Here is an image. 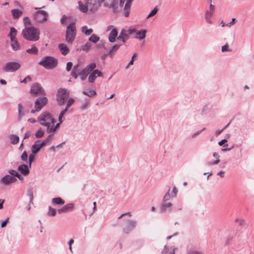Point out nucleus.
Masks as SVG:
<instances>
[{
	"label": "nucleus",
	"mask_w": 254,
	"mask_h": 254,
	"mask_svg": "<svg viewBox=\"0 0 254 254\" xmlns=\"http://www.w3.org/2000/svg\"><path fill=\"white\" fill-rule=\"evenodd\" d=\"M66 16L65 15H64L61 19V22L63 24H65L66 23Z\"/></svg>",
	"instance_id": "obj_64"
},
{
	"label": "nucleus",
	"mask_w": 254,
	"mask_h": 254,
	"mask_svg": "<svg viewBox=\"0 0 254 254\" xmlns=\"http://www.w3.org/2000/svg\"><path fill=\"white\" fill-rule=\"evenodd\" d=\"M11 12L14 19L19 18L23 14V12L18 9H12Z\"/></svg>",
	"instance_id": "obj_23"
},
{
	"label": "nucleus",
	"mask_w": 254,
	"mask_h": 254,
	"mask_svg": "<svg viewBox=\"0 0 254 254\" xmlns=\"http://www.w3.org/2000/svg\"><path fill=\"white\" fill-rule=\"evenodd\" d=\"M158 8L157 6H156L153 10L151 11V12L149 13V14L147 16V18H148L151 16H153L155 15L158 12Z\"/></svg>",
	"instance_id": "obj_42"
},
{
	"label": "nucleus",
	"mask_w": 254,
	"mask_h": 254,
	"mask_svg": "<svg viewBox=\"0 0 254 254\" xmlns=\"http://www.w3.org/2000/svg\"><path fill=\"white\" fill-rule=\"evenodd\" d=\"M213 13L211 11H209L208 10H207L205 12V18L206 19V22L208 23L211 24L212 23L211 20V17Z\"/></svg>",
	"instance_id": "obj_35"
},
{
	"label": "nucleus",
	"mask_w": 254,
	"mask_h": 254,
	"mask_svg": "<svg viewBox=\"0 0 254 254\" xmlns=\"http://www.w3.org/2000/svg\"><path fill=\"white\" fill-rule=\"evenodd\" d=\"M177 193L178 190L175 187H174L172 190V194L171 195V197H175L177 196Z\"/></svg>",
	"instance_id": "obj_58"
},
{
	"label": "nucleus",
	"mask_w": 254,
	"mask_h": 254,
	"mask_svg": "<svg viewBox=\"0 0 254 254\" xmlns=\"http://www.w3.org/2000/svg\"><path fill=\"white\" fill-rule=\"evenodd\" d=\"M17 34L16 29L13 27L10 28V32L8 35V36L10 38L11 41H14L15 39V37Z\"/></svg>",
	"instance_id": "obj_24"
},
{
	"label": "nucleus",
	"mask_w": 254,
	"mask_h": 254,
	"mask_svg": "<svg viewBox=\"0 0 254 254\" xmlns=\"http://www.w3.org/2000/svg\"><path fill=\"white\" fill-rule=\"evenodd\" d=\"M57 210L56 209L52 208L51 206L49 207V211L48 214L49 216H54L56 214Z\"/></svg>",
	"instance_id": "obj_43"
},
{
	"label": "nucleus",
	"mask_w": 254,
	"mask_h": 254,
	"mask_svg": "<svg viewBox=\"0 0 254 254\" xmlns=\"http://www.w3.org/2000/svg\"><path fill=\"white\" fill-rule=\"evenodd\" d=\"M94 73L97 74L98 77H102L103 76V73L101 71H99L98 69H95L94 70Z\"/></svg>",
	"instance_id": "obj_63"
},
{
	"label": "nucleus",
	"mask_w": 254,
	"mask_h": 254,
	"mask_svg": "<svg viewBox=\"0 0 254 254\" xmlns=\"http://www.w3.org/2000/svg\"><path fill=\"white\" fill-rule=\"evenodd\" d=\"M89 41L96 43L100 40V37L95 34H92L88 39Z\"/></svg>",
	"instance_id": "obj_36"
},
{
	"label": "nucleus",
	"mask_w": 254,
	"mask_h": 254,
	"mask_svg": "<svg viewBox=\"0 0 254 254\" xmlns=\"http://www.w3.org/2000/svg\"><path fill=\"white\" fill-rule=\"evenodd\" d=\"M125 225L123 226L124 232L126 234H128L135 227V223H125Z\"/></svg>",
	"instance_id": "obj_22"
},
{
	"label": "nucleus",
	"mask_w": 254,
	"mask_h": 254,
	"mask_svg": "<svg viewBox=\"0 0 254 254\" xmlns=\"http://www.w3.org/2000/svg\"><path fill=\"white\" fill-rule=\"evenodd\" d=\"M133 0H127L124 8V13L125 17H127L129 16L130 8V6Z\"/></svg>",
	"instance_id": "obj_18"
},
{
	"label": "nucleus",
	"mask_w": 254,
	"mask_h": 254,
	"mask_svg": "<svg viewBox=\"0 0 254 254\" xmlns=\"http://www.w3.org/2000/svg\"><path fill=\"white\" fill-rule=\"evenodd\" d=\"M9 138L11 140V143L13 144L18 143L19 141V137L17 135L11 134L10 135Z\"/></svg>",
	"instance_id": "obj_31"
},
{
	"label": "nucleus",
	"mask_w": 254,
	"mask_h": 254,
	"mask_svg": "<svg viewBox=\"0 0 254 254\" xmlns=\"http://www.w3.org/2000/svg\"><path fill=\"white\" fill-rule=\"evenodd\" d=\"M48 13L45 10H39L34 14V19L37 21L42 23L47 20Z\"/></svg>",
	"instance_id": "obj_11"
},
{
	"label": "nucleus",
	"mask_w": 254,
	"mask_h": 254,
	"mask_svg": "<svg viewBox=\"0 0 254 254\" xmlns=\"http://www.w3.org/2000/svg\"><path fill=\"white\" fill-rule=\"evenodd\" d=\"M29 93L32 97L45 96L46 95L44 89L38 82H35L32 84Z\"/></svg>",
	"instance_id": "obj_5"
},
{
	"label": "nucleus",
	"mask_w": 254,
	"mask_h": 254,
	"mask_svg": "<svg viewBox=\"0 0 254 254\" xmlns=\"http://www.w3.org/2000/svg\"><path fill=\"white\" fill-rule=\"evenodd\" d=\"M39 64L47 69L55 68L58 64V60L52 56H46L42 58Z\"/></svg>",
	"instance_id": "obj_2"
},
{
	"label": "nucleus",
	"mask_w": 254,
	"mask_h": 254,
	"mask_svg": "<svg viewBox=\"0 0 254 254\" xmlns=\"http://www.w3.org/2000/svg\"><path fill=\"white\" fill-rule=\"evenodd\" d=\"M79 64H77L76 65L73 66V68H72V71H75V72H77V73H78L79 72H80V71L81 70L79 68Z\"/></svg>",
	"instance_id": "obj_60"
},
{
	"label": "nucleus",
	"mask_w": 254,
	"mask_h": 254,
	"mask_svg": "<svg viewBox=\"0 0 254 254\" xmlns=\"http://www.w3.org/2000/svg\"><path fill=\"white\" fill-rule=\"evenodd\" d=\"M40 30L34 27H25L22 30L24 39L32 42L38 41L40 38Z\"/></svg>",
	"instance_id": "obj_1"
},
{
	"label": "nucleus",
	"mask_w": 254,
	"mask_h": 254,
	"mask_svg": "<svg viewBox=\"0 0 254 254\" xmlns=\"http://www.w3.org/2000/svg\"><path fill=\"white\" fill-rule=\"evenodd\" d=\"M17 179L9 175H6L3 177L0 180V183L4 185H8L10 184L15 182Z\"/></svg>",
	"instance_id": "obj_12"
},
{
	"label": "nucleus",
	"mask_w": 254,
	"mask_h": 254,
	"mask_svg": "<svg viewBox=\"0 0 254 254\" xmlns=\"http://www.w3.org/2000/svg\"><path fill=\"white\" fill-rule=\"evenodd\" d=\"M81 31L86 35H90L93 32V29H88L87 26H83L82 27Z\"/></svg>",
	"instance_id": "obj_32"
},
{
	"label": "nucleus",
	"mask_w": 254,
	"mask_h": 254,
	"mask_svg": "<svg viewBox=\"0 0 254 254\" xmlns=\"http://www.w3.org/2000/svg\"><path fill=\"white\" fill-rule=\"evenodd\" d=\"M28 158V155L27 154V152L26 151H24V152L22 153V155H21V159L22 161H26L27 160Z\"/></svg>",
	"instance_id": "obj_52"
},
{
	"label": "nucleus",
	"mask_w": 254,
	"mask_h": 254,
	"mask_svg": "<svg viewBox=\"0 0 254 254\" xmlns=\"http://www.w3.org/2000/svg\"><path fill=\"white\" fill-rule=\"evenodd\" d=\"M146 33L147 30L146 29H142L139 31L136 30V32H135L136 35L134 38L139 40H143L145 38Z\"/></svg>",
	"instance_id": "obj_20"
},
{
	"label": "nucleus",
	"mask_w": 254,
	"mask_h": 254,
	"mask_svg": "<svg viewBox=\"0 0 254 254\" xmlns=\"http://www.w3.org/2000/svg\"><path fill=\"white\" fill-rule=\"evenodd\" d=\"M70 75L74 78V79H76L78 77V75H79V74H78V73L77 72H75V71H71V73H70Z\"/></svg>",
	"instance_id": "obj_62"
},
{
	"label": "nucleus",
	"mask_w": 254,
	"mask_h": 254,
	"mask_svg": "<svg viewBox=\"0 0 254 254\" xmlns=\"http://www.w3.org/2000/svg\"><path fill=\"white\" fill-rule=\"evenodd\" d=\"M52 202L55 204L63 205L64 203V200L61 197H55L52 199Z\"/></svg>",
	"instance_id": "obj_28"
},
{
	"label": "nucleus",
	"mask_w": 254,
	"mask_h": 254,
	"mask_svg": "<svg viewBox=\"0 0 254 254\" xmlns=\"http://www.w3.org/2000/svg\"><path fill=\"white\" fill-rule=\"evenodd\" d=\"M67 92V90L65 88L59 89L56 95V99L59 105L61 106L64 104L69 96V94Z\"/></svg>",
	"instance_id": "obj_6"
},
{
	"label": "nucleus",
	"mask_w": 254,
	"mask_h": 254,
	"mask_svg": "<svg viewBox=\"0 0 254 254\" xmlns=\"http://www.w3.org/2000/svg\"><path fill=\"white\" fill-rule=\"evenodd\" d=\"M21 64L17 62H9L3 66L2 70L5 72H14L20 68Z\"/></svg>",
	"instance_id": "obj_7"
},
{
	"label": "nucleus",
	"mask_w": 254,
	"mask_h": 254,
	"mask_svg": "<svg viewBox=\"0 0 254 254\" xmlns=\"http://www.w3.org/2000/svg\"><path fill=\"white\" fill-rule=\"evenodd\" d=\"M120 45H114L107 53V55H109V56H110L111 57H112L114 55V53L118 50V49L120 48Z\"/></svg>",
	"instance_id": "obj_27"
},
{
	"label": "nucleus",
	"mask_w": 254,
	"mask_h": 254,
	"mask_svg": "<svg viewBox=\"0 0 254 254\" xmlns=\"http://www.w3.org/2000/svg\"><path fill=\"white\" fill-rule=\"evenodd\" d=\"M76 36V27L74 22H71L66 27L65 40L69 44H72Z\"/></svg>",
	"instance_id": "obj_4"
},
{
	"label": "nucleus",
	"mask_w": 254,
	"mask_h": 254,
	"mask_svg": "<svg viewBox=\"0 0 254 254\" xmlns=\"http://www.w3.org/2000/svg\"><path fill=\"white\" fill-rule=\"evenodd\" d=\"M41 142V140H37L35 141L31 147V152L32 153L36 154L44 146Z\"/></svg>",
	"instance_id": "obj_13"
},
{
	"label": "nucleus",
	"mask_w": 254,
	"mask_h": 254,
	"mask_svg": "<svg viewBox=\"0 0 254 254\" xmlns=\"http://www.w3.org/2000/svg\"><path fill=\"white\" fill-rule=\"evenodd\" d=\"M73 64L71 62H67L66 64V69L67 71H69L72 68Z\"/></svg>",
	"instance_id": "obj_56"
},
{
	"label": "nucleus",
	"mask_w": 254,
	"mask_h": 254,
	"mask_svg": "<svg viewBox=\"0 0 254 254\" xmlns=\"http://www.w3.org/2000/svg\"><path fill=\"white\" fill-rule=\"evenodd\" d=\"M31 80H32L31 77L29 75H28L25 78H24L21 81V83H24L25 84V83H26L27 82V81H31Z\"/></svg>",
	"instance_id": "obj_57"
},
{
	"label": "nucleus",
	"mask_w": 254,
	"mask_h": 254,
	"mask_svg": "<svg viewBox=\"0 0 254 254\" xmlns=\"http://www.w3.org/2000/svg\"><path fill=\"white\" fill-rule=\"evenodd\" d=\"M91 45L89 43L87 42L82 46V49L83 51H88L91 48Z\"/></svg>",
	"instance_id": "obj_47"
},
{
	"label": "nucleus",
	"mask_w": 254,
	"mask_h": 254,
	"mask_svg": "<svg viewBox=\"0 0 254 254\" xmlns=\"http://www.w3.org/2000/svg\"><path fill=\"white\" fill-rule=\"evenodd\" d=\"M129 38V36L126 31V29H122L119 36L117 37V39L123 42H125Z\"/></svg>",
	"instance_id": "obj_14"
},
{
	"label": "nucleus",
	"mask_w": 254,
	"mask_h": 254,
	"mask_svg": "<svg viewBox=\"0 0 254 254\" xmlns=\"http://www.w3.org/2000/svg\"><path fill=\"white\" fill-rule=\"evenodd\" d=\"M118 32L116 28H114L110 32L109 37L108 40L111 43H114L115 42L116 38L118 37Z\"/></svg>",
	"instance_id": "obj_15"
},
{
	"label": "nucleus",
	"mask_w": 254,
	"mask_h": 254,
	"mask_svg": "<svg viewBox=\"0 0 254 254\" xmlns=\"http://www.w3.org/2000/svg\"><path fill=\"white\" fill-rule=\"evenodd\" d=\"M48 102V99L46 97H39L35 101L34 108L37 112H39Z\"/></svg>",
	"instance_id": "obj_9"
},
{
	"label": "nucleus",
	"mask_w": 254,
	"mask_h": 254,
	"mask_svg": "<svg viewBox=\"0 0 254 254\" xmlns=\"http://www.w3.org/2000/svg\"><path fill=\"white\" fill-rule=\"evenodd\" d=\"M45 127H47V131L49 133H51L56 131V129L54 128V125L51 126L50 123L48 124L47 126H45Z\"/></svg>",
	"instance_id": "obj_41"
},
{
	"label": "nucleus",
	"mask_w": 254,
	"mask_h": 254,
	"mask_svg": "<svg viewBox=\"0 0 254 254\" xmlns=\"http://www.w3.org/2000/svg\"><path fill=\"white\" fill-rule=\"evenodd\" d=\"M97 78V75L94 73V70L89 74L88 77V81L90 83L93 82L96 78Z\"/></svg>",
	"instance_id": "obj_39"
},
{
	"label": "nucleus",
	"mask_w": 254,
	"mask_h": 254,
	"mask_svg": "<svg viewBox=\"0 0 254 254\" xmlns=\"http://www.w3.org/2000/svg\"><path fill=\"white\" fill-rule=\"evenodd\" d=\"M83 94L88 97H92L96 94V92L93 90H90L89 91H83Z\"/></svg>",
	"instance_id": "obj_38"
},
{
	"label": "nucleus",
	"mask_w": 254,
	"mask_h": 254,
	"mask_svg": "<svg viewBox=\"0 0 254 254\" xmlns=\"http://www.w3.org/2000/svg\"><path fill=\"white\" fill-rule=\"evenodd\" d=\"M136 57H137V54L136 53H134L132 55L131 60L130 61V62H129L128 64L126 66V69H127L129 67V65L133 64L134 61Z\"/></svg>",
	"instance_id": "obj_44"
},
{
	"label": "nucleus",
	"mask_w": 254,
	"mask_h": 254,
	"mask_svg": "<svg viewBox=\"0 0 254 254\" xmlns=\"http://www.w3.org/2000/svg\"><path fill=\"white\" fill-rule=\"evenodd\" d=\"M90 104V99L88 98L85 99L84 102L82 103L80 108L81 110L83 111L86 109Z\"/></svg>",
	"instance_id": "obj_33"
},
{
	"label": "nucleus",
	"mask_w": 254,
	"mask_h": 254,
	"mask_svg": "<svg viewBox=\"0 0 254 254\" xmlns=\"http://www.w3.org/2000/svg\"><path fill=\"white\" fill-rule=\"evenodd\" d=\"M205 129V128L204 127L201 130H198V131H196V132H195L194 133H193L192 134V138H194L195 137H196L197 135L199 134L202 131L204 130Z\"/></svg>",
	"instance_id": "obj_61"
},
{
	"label": "nucleus",
	"mask_w": 254,
	"mask_h": 254,
	"mask_svg": "<svg viewBox=\"0 0 254 254\" xmlns=\"http://www.w3.org/2000/svg\"><path fill=\"white\" fill-rule=\"evenodd\" d=\"M11 42L12 43L11 44V46L12 47V50L14 51H17L19 50L20 48V45L18 41L14 39V41Z\"/></svg>",
	"instance_id": "obj_34"
},
{
	"label": "nucleus",
	"mask_w": 254,
	"mask_h": 254,
	"mask_svg": "<svg viewBox=\"0 0 254 254\" xmlns=\"http://www.w3.org/2000/svg\"><path fill=\"white\" fill-rule=\"evenodd\" d=\"M18 108L19 116L20 117H21L24 115V112L22 111L23 107H22V105L21 103L18 104Z\"/></svg>",
	"instance_id": "obj_49"
},
{
	"label": "nucleus",
	"mask_w": 254,
	"mask_h": 254,
	"mask_svg": "<svg viewBox=\"0 0 254 254\" xmlns=\"http://www.w3.org/2000/svg\"><path fill=\"white\" fill-rule=\"evenodd\" d=\"M73 208V204L69 203L64 206L58 210V212L60 214L65 213L71 211Z\"/></svg>",
	"instance_id": "obj_16"
},
{
	"label": "nucleus",
	"mask_w": 254,
	"mask_h": 254,
	"mask_svg": "<svg viewBox=\"0 0 254 254\" xmlns=\"http://www.w3.org/2000/svg\"><path fill=\"white\" fill-rule=\"evenodd\" d=\"M51 114L48 112H43L38 118L37 120L39 124L43 126H47L50 123Z\"/></svg>",
	"instance_id": "obj_8"
},
{
	"label": "nucleus",
	"mask_w": 254,
	"mask_h": 254,
	"mask_svg": "<svg viewBox=\"0 0 254 254\" xmlns=\"http://www.w3.org/2000/svg\"><path fill=\"white\" fill-rule=\"evenodd\" d=\"M101 4L103 3L104 7L111 9L114 14H117L120 12L118 0H99Z\"/></svg>",
	"instance_id": "obj_3"
},
{
	"label": "nucleus",
	"mask_w": 254,
	"mask_h": 254,
	"mask_svg": "<svg viewBox=\"0 0 254 254\" xmlns=\"http://www.w3.org/2000/svg\"><path fill=\"white\" fill-rule=\"evenodd\" d=\"M27 195L30 197V203H33V199L34 198L33 191L32 189H28L27 191Z\"/></svg>",
	"instance_id": "obj_40"
},
{
	"label": "nucleus",
	"mask_w": 254,
	"mask_h": 254,
	"mask_svg": "<svg viewBox=\"0 0 254 254\" xmlns=\"http://www.w3.org/2000/svg\"><path fill=\"white\" fill-rule=\"evenodd\" d=\"M74 99L72 98H70L67 101L65 109H66V110H67L68 108L74 103Z\"/></svg>",
	"instance_id": "obj_48"
},
{
	"label": "nucleus",
	"mask_w": 254,
	"mask_h": 254,
	"mask_svg": "<svg viewBox=\"0 0 254 254\" xmlns=\"http://www.w3.org/2000/svg\"><path fill=\"white\" fill-rule=\"evenodd\" d=\"M86 4H88L89 10L93 12L96 11L101 4L99 0H85Z\"/></svg>",
	"instance_id": "obj_10"
},
{
	"label": "nucleus",
	"mask_w": 254,
	"mask_h": 254,
	"mask_svg": "<svg viewBox=\"0 0 254 254\" xmlns=\"http://www.w3.org/2000/svg\"><path fill=\"white\" fill-rule=\"evenodd\" d=\"M26 52L30 54L36 55L38 52V50L36 47L35 45L33 44L31 46V48L26 50Z\"/></svg>",
	"instance_id": "obj_29"
},
{
	"label": "nucleus",
	"mask_w": 254,
	"mask_h": 254,
	"mask_svg": "<svg viewBox=\"0 0 254 254\" xmlns=\"http://www.w3.org/2000/svg\"><path fill=\"white\" fill-rule=\"evenodd\" d=\"M169 191H170V189H169L167 193H166V194L164 196L163 200L164 201L169 200L170 199V198L171 197V195L170 194Z\"/></svg>",
	"instance_id": "obj_53"
},
{
	"label": "nucleus",
	"mask_w": 254,
	"mask_h": 254,
	"mask_svg": "<svg viewBox=\"0 0 254 254\" xmlns=\"http://www.w3.org/2000/svg\"><path fill=\"white\" fill-rule=\"evenodd\" d=\"M17 170L20 172L22 175L25 176L27 175L30 172L28 165L25 164H23L19 166L18 167Z\"/></svg>",
	"instance_id": "obj_19"
},
{
	"label": "nucleus",
	"mask_w": 254,
	"mask_h": 254,
	"mask_svg": "<svg viewBox=\"0 0 254 254\" xmlns=\"http://www.w3.org/2000/svg\"><path fill=\"white\" fill-rule=\"evenodd\" d=\"M58 48L62 54L64 56L67 55L69 52V48L65 44L61 43L59 44Z\"/></svg>",
	"instance_id": "obj_21"
},
{
	"label": "nucleus",
	"mask_w": 254,
	"mask_h": 254,
	"mask_svg": "<svg viewBox=\"0 0 254 254\" xmlns=\"http://www.w3.org/2000/svg\"><path fill=\"white\" fill-rule=\"evenodd\" d=\"M52 137V134H51L45 139H44L43 141L41 140V143H42L44 146H45L48 142L51 140Z\"/></svg>",
	"instance_id": "obj_46"
},
{
	"label": "nucleus",
	"mask_w": 254,
	"mask_h": 254,
	"mask_svg": "<svg viewBox=\"0 0 254 254\" xmlns=\"http://www.w3.org/2000/svg\"><path fill=\"white\" fill-rule=\"evenodd\" d=\"M67 110H66V109H64L63 110L59 116V121L60 122V123H62L63 122V120H62V118L63 117L64 115L65 114V113L67 112Z\"/></svg>",
	"instance_id": "obj_45"
},
{
	"label": "nucleus",
	"mask_w": 254,
	"mask_h": 254,
	"mask_svg": "<svg viewBox=\"0 0 254 254\" xmlns=\"http://www.w3.org/2000/svg\"><path fill=\"white\" fill-rule=\"evenodd\" d=\"M44 131L42 130L41 128H40L36 132L35 136L37 138H40L44 135Z\"/></svg>",
	"instance_id": "obj_37"
},
{
	"label": "nucleus",
	"mask_w": 254,
	"mask_h": 254,
	"mask_svg": "<svg viewBox=\"0 0 254 254\" xmlns=\"http://www.w3.org/2000/svg\"><path fill=\"white\" fill-rule=\"evenodd\" d=\"M78 3L79 9L83 13H86L87 12L88 10L89 9L88 4L86 3L84 4L81 1H79Z\"/></svg>",
	"instance_id": "obj_25"
},
{
	"label": "nucleus",
	"mask_w": 254,
	"mask_h": 254,
	"mask_svg": "<svg viewBox=\"0 0 254 254\" xmlns=\"http://www.w3.org/2000/svg\"><path fill=\"white\" fill-rule=\"evenodd\" d=\"M8 173L10 175V176L11 175V176L12 177H16V176L18 174V172L14 170H8Z\"/></svg>",
	"instance_id": "obj_54"
},
{
	"label": "nucleus",
	"mask_w": 254,
	"mask_h": 254,
	"mask_svg": "<svg viewBox=\"0 0 254 254\" xmlns=\"http://www.w3.org/2000/svg\"><path fill=\"white\" fill-rule=\"evenodd\" d=\"M126 31L129 36L130 34L135 33V32H136V30L135 28H129L128 30H126Z\"/></svg>",
	"instance_id": "obj_55"
},
{
	"label": "nucleus",
	"mask_w": 254,
	"mask_h": 254,
	"mask_svg": "<svg viewBox=\"0 0 254 254\" xmlns=\"http://www.w3.org/2000/svg\"><path fill=\"white\" fill-rule=\"evenodd\" d=\"M172 206V204L171 202L163 203L161 205L160 211L161 213L171 211Z\"/></svg>",
	"instance_id": "obj_17"
},
{
	"label": "nucleus",
	"mask_w": 254,
	"mask_h": 254,
	"mask_svg": "<svg viewBox=\"0 0 254 254\" xmlns=\"http://www.w3.org/2000/svg\"><path fill=\"white\" fill-rule=\"evenodd\" d=\"M35 155L33 153H31L30 154L29 157V167L31 168L32 163L35 160Z\"/></svg>",
	"instance_id": "obj_50"
},
{
	"label": "nucleus",
	"mask_w": 254,
	"mask_h": 254,
	"mask_svg": "<svg viewBox=\"0 0 254 254\" xmlns=\"http://www.w3.org/2000/svg\"><path fill=\"white\" fill-rule=\"evenodd\" d=\"M89 73L85 68H83L79 72L78 74H79L80 79L83 81L86 79Z\"/></svg>",
	"instance_id": "obj_26"
},
{
	"label": "nucleus",
	"mask_w": 254,
	"mask_h": 254,
	"mask_svg": "<svg viewBox=\"0 0 254 254\" xmlns=\"http://www.w3.org/2000/svg\"><path fill=\"white\" fill-rule=\"evenodd\" d=\"M23 22L25 26H27L31 24V20L28 17H24L23 18Z\"/></svg>",
	"instance_id": "obj_51"
},
{
	"label": "nucleus",
	"mask_w": 254,
	"mask_h": 254,
	"mask_svg": "<svg viewBox=\"0 0 254 254\" xmlns=\"http://www.w3.org/2000/svg\"><path fill=\"white\" fill-rule=\"evenodd\" d=\"M222 52H227L229 51V47L227 44H225V45L223 46L221 48Z\"/></svg>",
	"instance_id": "obj_59"
},
{
	"label": "nucleus",
	"mask_w": 254,
	"mask_h": 254,
	"mask_svg": "<svg viewBox=\"0 0 254 254\" xmlns=\"http://www.w3.org/2000/svg\"><path fill=\"white\" fill-rule=\"evenodd\" d=\"M96 67V64L95 63H92L87 65L84 68L89 72H92Z\"/></svg>",
	"instance_id": "obj_30"
}]
</instances>
